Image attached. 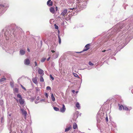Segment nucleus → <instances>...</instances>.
Wrapping results in <instances>:
<instances>
[{
    "label": "nucleus",
    "instance_id": "obj_52",
    "mask_svg": "<svg viewBox=\"0 0 133 133\" xmlns=\"http://www.w3.org/2000/svg\"><path fill=\"white\" fill-rule=\"evenodd\" d=\"M11 116V115H9V116Z\"/></svg>",
    "mask_w": 133,
    "mask_h": 133
},
{
    "label": "nucleus",
    "instance_id": "obj_32",
    "mask_svg": "<svg viewBox=\"0 0 133 133\" xmlns=\"http://www.w3.org/2000/svg\"><path fill=\"white\" fill-rule=\"evenodd\" d=\"M55 28L56 29H58V26L56 24H55Z\"/></svg>",
    "mask_w": 133,
    "mask_h": 133
},
{
    "label": "nucleus",
    "instance_id": "obj_20",
    "mask_svg": "<svg viewBox=\"0 0 133 133\" xmlns=\"http://www.w3.org/2000/svg\"><path fill=\"white\" fill-rule=\"evenodd\" d=\"M54 109L55 111H59V109L57 107H54Z\"/></svg>",
    "mask_w": 133,
    "mask_h": 133
},
{
    "label": "nucleus",
    "instance_id": "obj_35",
    "mask_svg": "<svg viewBox=\"0 0 133 133\" xmlns=\"http://www.w3.org/2000/svg\"><path fill=\"white\" fill-rule=\"evenodd\" d=\"M74 76L76 77H77V76H78V75L74 73Z\"/></svg>",
    "mask_w": 133,
    "mask_h": 133
},
{
    "label": "nucleus",
    "instance_id": "obj_25",
    "mask_svg": "<svg viewBox=\"0 0 133 133\" xmlns=\"http://www.w3.org/2000/svg\"><path fill=\"white\" fill-rule=\"evenodd\" d=\"M14 91L15 92L17 93L18 91V89L17 88H15L14 89Z\"/></svg>",
    "mask_w": 133,
    "mask_h": 133
},
{
    "label": "nucleus",
    "instance_id": "obj_51",
    "mask_svg": "<svg viewBox=\"0 0 133 133\" xmlns=\"http://www.w3.org/2000/svg\"><path fill=\"white\" fill-rule=\"evenodd\" d=\"M107 121H108V118H107Z\"/></svg>",
    "mask_w": 133,
    "mask_h": 133
},
{
    "label": "nucleus",
    "instance_id": "obj_10",
    "mask_svg": "<svg viewBox=\"0 0 133 133\" xmlns=\"http://www.w3.org/2000/svg\"><path fill=\"white\" fill-rule=\"evenodd\" d=\"M38 73L39 74L43 75L44 74V71L42 69H39L38 70Z\"/></svg>",
    "mask_w": 133,
    "mask_h": 133
},
{
    "label": "nucleus",
    "instance_id": "obj_3",
    "mask_svg": "<svg viewBox=\"0 0 133 133\" xmlns=\"http://www.w3.org/2000/svg\"><path fill=\"white\" fill-rule=\"evenodd\" d=\"M66 108L64 104L62 105V107L60 109V111L62 113L64 112L66 110Z\"/></svg>",
    "mask_w": 133,
    "mask_h": 133
},
{
    "label": "nucleus",
    "instance_id": "obj_41",
    "mask_svg": "<svg viewBox=\"0 0 133 133\" xmlns=\"http://www.w3.org/2000/svg\"><path fill=\"white\" fill-rule=\"evenodd\" d=\"M82 52V51H81V52H76L77 53H81Z\"/></svg>",
    "mask_w": 133,
    "mask_h": 133
},
{
    "label": "nucleus",
    "instance_id": "obj_8",
    "mask_svg": "<svg viewBox=\"0 0 133 133\" xmlns=\"http://www.w3.org/2000/svg\"><path fill=\"white\" fill-rule=\"evenodd\" d=\"M32 81L33 82L36 84H37L38 82L37 81V78L36 77H35L32 79Z\"/></svg>",
    "mask_w": 133,
    "mask_h": 133
},
{
    "label": "nucleus",
    "instance_id": "obj_29",
    "mask_svg": "<svg viewBox=\"0 0 133 133\" xmlns=\"http://www.w3.org/2000/svg\"><path fill=\"white\" fill-rule=\"evenodd\" d=\"M35 89H36V92H38V91H39L40 90V89H39L38 88H37V87Z\"/></svg>",
    "mask_w": 133,
    "mask_h": 133
},
{
    "label": "nucleus",
    "instance_id": "obj_33",
    "mask_svg": "<svg viewBox=\"0 0 133 133\" xmlns=\"http://www.w3.org/2000/svg\"><path fill=\"white\" fill-rule=\"evenodd\" d=\"M111 50V49H108V50H103L102 51V52H105V51H107L109 50Z\"/></svg>",
    "mask_w": 133,
    "mask_h": 133
},
{
    "label": "nucleus",
    "instance_id": "obj_21",
    "mask_svg": "<svg viewBox=\"0 0 133 133\" xmlns=\"http://www.w3.org/2000/svg\"><path fill=\"white\" fill-rule=\"evenodd\" d=\"M76 106L79 109L80 107V105L79 103L77 102L76 104Z\"/></svg>",
    "mask_w": 133,
    "mask_h": 133
},
{
    "label": "nucleus",
    "instance_id": "obj_11",
    "mask_svg": "<svg viewBox=\"0 0 133 133\" xmlns=\"http://www.w3.org/2000/svg\"><path fill=\"white\" fill-rule=\"evenodd\" d=\"M50 11L52 14H54L55 13L54 7H51L50 9Z\"/></svg>",
    "mask_w": 133,
    "mask_h": 133
},
{
    "label": "nucleus",
    "instance_id": "obj_17",
    "mask_svg": "<svg viewBox=\"0 0 133 133\" xmlns=\"http://www.w3.org/2000/svg\"><path fill=\"white\" fill-rule=\"evenodd\" d=\"M118 105L119 106V110H122V107L123 108V106L122 105H120V104H118Z\"/></svg>",
    "mask_w": 133,
    "mask_h": 133
},
{
    "label": "nucleus",
    "instance_id": "obj_23",
    "mask_svg": "<svg viewBox=\"0 0 133 133\" xmlns=\"http://www.w3.org/2000/svg\"><path fill=\"white\" fill-rule=\"evenodd\" d=\"M123 109L126 110L128 111L129 110V109L126 107H123Z\"/></svg>",
    "mask_w": 133,
    "mask_h": 133
},
{
    "label": "nucleus",
    "instance_id": "obj_27",
    "mask_svg": "<svg viewBox=\"0 0 133 133\" xmlns=\"http://www.w3.org/2000/svg\"><path fill=\"white\" fill-rule=\"evenodd\" d=\"M46 58H43L41 59V62H44Z\"/></svg>",
    "mask_w": 133,
    "mask_h": 133
},
{
    "label": "nucleus",
    "instance_id": "obj_34",
    "mask_svg": "<svg viewBox=\"0 0 133 133\" xmlns=\"http://www.w3.org/2000/svg\"><path fill=\"white\" fill-rule=\"evenodd\" d=\"M50 78L52 79V80H54V78L52 76V75H50Z\"/></svg>",
    "mask_w": 133,
    "mask_h": 133
},
{
    "label": "nucleus",
    "instance_id": "obj_50",
    "mask_svg": "<svg viewBox=\"0 0 133 133\" xmlns=\"http://www.w3.org/2000/svg\"><path fill=\"white\" fill-rule=\"evenodd\" d=\"M25 115H26V114H27V112H26V111H25Z\"/></svg>",
    "mask_w": 133,
    "mask_h": 133
},
{
    "label": "nucleus",
    "instance_id": "obj_39",
    "mask_svg": "<svg viewBox=\"0 0 133 133\" xmlns=\"http://www.w3.org/2000/svg\"><path fill=\"white\" fill-rule=\"evenodd\" d=\"M27 50L28 51V52H30V49L29 48H27Z\"/></svg>",
    "mask_w": 133,
    "mask_h": 133
},
{
    "label": "nucleus",
    "instance_id": "obj_40",
    "mask_svg": "<svg viewBox=\"0 0 133 133\" xmlns=\"http://www.w3.org/2000/svg\"><path fill=\"white\" fill-rule=\"evenodd\" d=\"M51 51L52 53H54L55 52V51L54 50H51Z\"/></svg>",
    "mask_w": 133,
    "mask_h": 133
},
{
    "label": "nucleus",
    "instance_id": "obj_19",
    "mask_svg": "<svg viewBox=\"0 0 133 133\" xmlns=\"http://www.w3.org/2000/svg\"><path fill=\"white\" fill-rule=\"evenodd\" d=\"M58 38L59 39V44H60L61 43V39L60 36L59 35L58 36Z\"/></svg>",
    "mask_w": 133,
    "mask_h": 133
},
{
    "label": "nucleus",
    "instance_id": "obj_37",
    "mask_svg": "<svg viewBox=\"0 0 133 133\" xmlns=\"http://www.w3.org/2000/svg\"><path fill=\"white\" fill-rule=\"evenodd\" d=\"M45 96H46V97L47 98H48V94L47 93H46L45 94Z\"/></svg>",
    "mask_w": 133,
    "mask_h": 133
},
{
    "label": "nucleus",
    "instance_id": "obj_55",
    "mask_svg": "<svg viewBox=\"0 0 133 133\" xmlns=\"http://www.w3.org/2000/svg\"><path fill=\"white\" fill-rule=\"evenodd\" d=\"M10 133H11V132H10Z\"/></svg>",
    "mask_w": 133,
    "mask_h": 133
},
{
    "label": "nucleus",
    "instance_id": "obj_6",
    "mask_svg": "<svg viewBox=\"0 0 133 133\" xmlns=\"http://www.w3.org/2000/svg\"><path fill=\"white\" fill-rule=\"evenodd\" d=\"M90 45L89 44H88L87 45H86L85 46V47L86 48V49H84L82 51H87L88 50L89 48V47L90 46Z\"/></svg>",
    "mask_w": 133,
    "mask_h": 133
},
{
    "label": "nucleus",
    "instance_id": "obj_47",
    "mask_svg": "<svg viewBox=\"0 0 133 133\" xmlns=\"http://www.w3.org/2000/svg\"><path fill=\"white\" fill-rule=\"evenodd\" d=\"M39 97H37V99L38 100V99H39Z\"/></svg>",
    "mask_w": 133,
    "mask_h": 133
},
{
    "label": "nucleus",
    "instance_id": "obj_36",
    "mask_svg": "<svg viewBox=\"0 0 133 133\" xmlns=\"http://www.w3.org/2000/svg\"><path fill=\"white\" fill-rule=\"evenodd\" d=\"M34 63L35 64V66H37V62L36 61H35L34 62Z\"/></svg>",
    "mask_w": 133,
    "mask_h": 133
},
{
    "label": "nucleus",
    "instance_id": "obj_53",
    "mask_svg": "<svg viewBox=\"0 0 133 133\" xmlns=\"http://www.w3.org/2000/svg\"><path fill=\"white\" fill-rule=\"evenodd\" d=\"M6 39L7 40V38H6Z\"/></svg>",
    "mask_w": 133,
    "mask_h": 133
},
{
    "label": "nucleus",
    "instance_id": "obj_7",
    "mask_svg": "<svg viewBox=\"0 0 133 133\" xmlns=\"http://www.w3.org/2000/svg\"><path fill=\"white\" fill-rule=\"evenodd\" d=\"M47 4L48 6H52L53 5V2L51 0H49L47 2Z\"/></svg>",
    "mask_w": 133,
    "mask_h": 133
},
{
    "label": "nucleus",
    "instance_id": "obj_46",
    "mask_svg": "<svg viewBox=\"0 0 133 133\" xmlns=\"http://www.w3.org/2000/svg\"><path fill=\"white\" fill-rule=\"evenodd\" d=\"M74 9V8H70L69 9L70 10H73Z\"/></svg>",
    "mask_w": 133,
    "mask_h": 133
},
{
    "label": "nucleus",
    "instance_id": "obj_15",
    "mask_svg": "<svg viewBox=\"0 0 133 133\" xmlns=\"http://www.w3.org/2000/svg\"><path fill=\"white\" fill-rule=\"evenodd\" d=\"M71 128V126L70 125L69 127L65 128V132H67V131H69Z\"/></svg>",
    "mask_w": 133,
    "mask_h": 133
},
{
    "label": "nucleus",
    "instance_id": "obj_4",
    "mask_svg": "<svg viewBox=\"0 0 133 133\" xmlns=\"http://www.w3.org/2000/svg\"><path fill=\"white\" fill-rule=\"evenodd\" d=\"M6 7H5L4 5L1 4L0 5V9L2 10V12H4L6 10Z\"/></svg>",
    "mask_w": 133,
    "mask_h": 133
},
{
    "label": "nucleus",
    "instance_id": "obj_16",
    "mask_svg": "<svg viewBox=\"0 0 133 133\" xmlns=\"http://www.w3.org/2000/svg\"><path fill=\"white\" fill-rule=\"evenodd\" d=\"M6 80V78H1L0 79V82H2Z\"/></svg>",
    "mask_w": 133,
    "mask_h": 133
},
{
    "label": "nucleus",
    "instance_id": "obj_56",
    "mask_svg": "<svg viewBox=\"0 0 133 133\" xmlns=\"http://www.w3.org/2000/svg\"><path fill=\"white\" fill-rule=\"evenodd\" d=\"M1 75H0V76Z\"/></svg>",
    "mask_w": 133,
    "mask_h": 133
},
{
    "label": "nucleus",
    "instance_id": "obj_13",
    "mask_svg": "<svg viewBox=\"0 0 133 133\" xmlns=\"http://www.w3.org/2000/svg\"><path fill=\"white\" fill-rule=\"evenodd\" d=\"M19 102L22 105L24 103V100L22 98L20 99L19 100Z\"/></svg>",
    "mask_w": 133,
    "mask_h": 133
},
{
    "label": "nucleus",
    "instance_id": "obj_24",
    "mask_svg": "<svg viewBox=\"0 0 133 133\" xmlns=\"http://www.w3.org/2000/svg\"><path fill=\"white\" fill-rule=\"evenodd\" d=\"M40 81L41 82H43L44 81V79L42 76H41L40 77Z\"/></svg>",
    "mask_w": 133,
    "mask_h": 133
},
{
    "label": "nucleus",
    "instance_id": "obj_45",
    "mask_svg": "<svg viewBox=\"0 0 133 133\" xmlns=\"http://www.w3.org/2000/svg\"><path fill=\"white\" fill-rule=\"evenodd\" d=\"M29 92H26V95H29Z\"/></svg>",
    "mask_w": 133,
    "mask_h": 133
},
{
    "label": "nucleus",
    "instance_id": "obj_48",
    "mask_svg": "<svg viewBox=\"0 0 133 133\" xmlns=\"http://www.w3.org/2000/svg\"><path fill=\"white\" fill-rule=\"evenodd\" d=\"M131 92L133 94V89H132V90H131Z\"/></svg>",
    "mask_w": 133,
    "mask_h": 133
},
{
    "label": "nucleus",
    "instance_id": "obj_12",
    "mask_svg": "<svg viewBox=\"0 0 133 133\" xmlns=\"http://www.w3.org/2000/svg\"><path fill=\"white\" fill-rule=\"evenodd\" d=\"M30 64V60L28 59H25V65H29Z\"/></svg>",
    "mask_w": 133,
    "mask_h": 133
},
{
    "label": "nucleus",
    "instance_id": "obj_26",
    "mask_svg": "<svg viewBox=\"0 0 133 133\" xmlns=\"http://www.w3.org/2000/svg\"><path fill=\"white\" fill-rule=\"evenodd\" d=\"M10 84L12 88H13L14 87V84L13 82H10Z\"/></svg>",
    "mask_w": 133,
    "mask_h": 133
},
{
    "label": "nucleus",
    "instance_id": "obj_43",
    "mask_svg": "<svg viewBox=\"0 0 133 133\" xmlns=\"http://www.w3.org/2000/svg\"><path fill=\"white\" fill-rule=\"evenodd\" d=\"M72 92L73 93H74L75 92V91L74 90H72Z\"/></svg>",
    "mask_w": 133,
    "mask_h": 133
},
{
    "label": "nucleus",
    "instance_id": "obj_2",
    "mask_svg": "<svg viewBox=\"0 0 133 133\" xmlns=\"http://www.w3.org/2000/svg\"><path fill=\"white\" fill-rule=\"evenodd\" d=\"M20 112L24 116V118H25V110H24V108L23 107H20Z\"/></svg>",
    "mask_w": 133,
    "mask_h": 133
},
{
    "label": "nucleus",
    "instance_id": "obj_30",
    "mask_svg": "<svg viewBox=\"0 0 133 133\" xmlns=\"http://www.w3.org/2000/svg\"><path fill=\"white\" fill-rule=\"evenodd\" d=\"M89 64L90 65H91V66H92V65H94V64H93V63H91V62H89Z\"/></svg>",
    "mask_w": 133,
    "mask_h": 133
},
{
    "label": "nucleus",
    "instance_id": "obj_5",
    "mask_svg": "<svg viewBox=\"0 0 133 133\" xmlns=\"http://www.w3.org/2000/svg\"><path fill=\"white\" fill-rule=\"evenodd\" d=\"M67 12V10L66 9H64L61 13V15L63 16H64Z\"/></svg>",
    "mask_w": 133,
    "mask_h": 133
},
{
    "label": "nucleus",
    "instance_id": "obj_9",
    "mask_svg": "<svg viewBox=\"0 0 133 133\" xmlns=\"http://www.w3.org/2000/svg\"><path fill=\"white\" fill-rule=\"evenodd\" d=\"M25 54V51L21 49L19 51V54L21 55H23Z\"/></svg>",
    "mask_w": 133,
    "mask_h": 133
},
{
    "label": "nucleus",
    "instance_id": "obj_22",
    "mask_svg": "<svg viewBox=\"0 0 133 133\" xmlns=\"http://www.w3.org/2000/svg\"><path fill=\"white\" fill-rule=\"evenodd\" d=\"M3 104V101L2 100H0V105H2Z\"/></svg>",
    "mask_w": 133,
    "mask_h": 133
},
{
    "label": "nucleus",
    "instance_id": "obj_44",
    "mask_svg": "<svg viewBox=\"0 0 133 133\" xmlns=\"http://www.w3.org/2000/svg\"><path fill=\"white\" fill-rule=\"evenodd\" d=\"M56 11H57V9H58V8L57 6L56 7Z\"/></svg>",
    "mask_w": 133,
    "mask_h": 133
},
{
    "label": "nucleus",
    "instance_id": "obj_54",
    "mask_svg": "<svg viewBox=\"0 0 133 133\" xmlns=\"http://www.w3.org/2000/svg\"><path fill=\"white\" fill-rule=\"evenodd\" d=\"M21 133H23V132H21Z\"/></svg>",
    "mask_w": 133,
    "mask_h": 133
},
{
    "label": "nucleus",
    "instance_id": "obj_31",
    "mask_svg": "<svg viewBox=\"0 0 133 133\" xmlns=\"http://www.w3.org/2000/svg\"><path fill=\"white\" fill-rule=\"evenodd\" d=\"M46 89L47 90H51V89L50 87L48 86L46 87Z\"/></svg>",
    "mask_w": 133,
    "mask_h": 133
},
{
    "label": "nucleus",
    "instance_id": "obj_49",
    "mask_svg": "<svg viewBox=\"0 0 133 133\" xmlns=\"http://www.w3.org/2000/svg\"><path fill=\"white\" fill-rule=\"evenodd\" d=\"M24 64H25V60L24 61Z\"/></svg>",
    "mask_w": 133,
    "mask_h": 133
},
{
    "label": "nucleus",
    "instance_id": "obj_38",
    "mask_svg": "<svg viewBox=\"0 0 133 133\" xmlns=\"http://www.w3.org/2000/svg\"><path fill=\"white\" fill-rule=\"evenodd\" d=\"M22 87L25 90V88L23 87L22 85H21Z\"/></svg>",
    "mask_w": 133,
    "mask_h": 133
},
{
    "label": "nucleus",
    "instance_id": "obj_1",
    "mask_svg": "<svg viewBox=\"0 0 133 133\" xmlns=\"http://www.w3.org/2000/svg\"><path fill=\"white\" fill-rule=\"evenodd\" d=\"M4 31V35L6 37H8V36L12 34V33L13 34H14L13 30H12V31L11 28L9 27L6 29H5Z\"/></svg>",
    "mask_w": 133,
    "mask_h": 133
},
{
    "label": "nucleus",
    "instance_id": "obj_14",
    "mask_svg": "<svg viewBox=\"0 0 133 133\" xmlns=\"http://www.w3.org/2000/svg\"><path fill=\"white\" fill-rule=\"evenodd\" d=\"M73 128L75 129L77 128V125L75 123H74L73 124Z\"/></svg>",
    "mask_w": 133,
    "mask_h": 133
},
{
    "label": "nucleus",
    "instance_id": "obj_18",
    "mask_svg": "<svg viewBox=\"0 0 133 133\" xmlns=\"http://www.w3.org/2000/svg\"><path fill=\"white\" fill-rule=\"evenodd\" d=\"M51 98L52 101H54L55 100V99L54 97L53 94H52L51 95Z\"/></svg>",
    "mask_w": 133,
    "mask_h": 133
},
{
    "label": "nucleus",
    "instance_id": "obj_28",
    "mask_svg": "<svg viewBox=\"0 0 133 133\" xmlns=\"http://www.w3.org/2000/svg\"><path fill=\"white\" fill-rule=\"evenodd\" d=\"M17 97L18 98H19L20 99H21V98H22V97H21V95H20L19 94H18L17 95Z\"/></svg>",
    "mask_w": 133,
    "mask_h": 133
},
{
    "label": "nucleus",
    "instance_id": "obj_42",
    "mask_svg": "<svg viewBox=\"0 0 133 133\" xmlns=\"http://www.w3.org/2000/svg\"><path fill=\"white\" fill-rule=\"evenodd\" d=\"M50 57H49V58H48L47 59V61H48L49 60V59H50Z\"/></svg>",
    "mask_w": 133,
    "mask_h": 133
}]
</instances>
